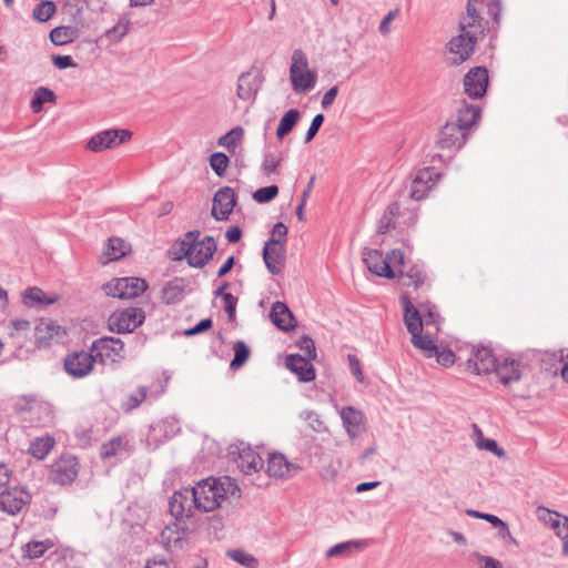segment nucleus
Listing matches in <instances>:
<instances>
[{
  "label": "nucleus",
  "instance_id": "f257e3e1",
  "mask_svg": "<svg viewBox=\"0 0 568 568\" xmlns=\"http://www.w3.org/2000/svg\"><path fill=\"white\" fill-rule=\"evenodd\" d=\"M192 489L197 510L202 513L215 510L227 496L240 497L236 481L229 476L207 477L200 480Z\"/></svg>",
  "mask_w": 568,
  "mask_h": 568
},
{
  "label": "nucleus",
  "instance_id": "f03ea898",
  "mask_svg": "<svg viewBox=\"0 0 568 568\" xmlns=\"http://www.w3.org/2000/svg\"><path fill=\"white\" fill-rule=\"evenodd\" d=\"M199 230L186 232L180 242L181 253L174 260H186L191 267L203 268L216 252V242L211 235H205L201 240Z\"/></svg>",
  "mask_w": 568,
  "mask_h": 568
},
{
  "label": "nucleus",
  "instance_id": "7ed1b4c3",
  "mask_svg": "<svg viewBox=\"0 0 568 568\" xmlns=\"http://www.w3.org/2000/svg\"><path fill=\"white\" fill-rule=\"evenodd\" d=\"M14 410L26 427H48L54 414L49 403L34 397H22L14 404Z\"/></svg>",
  "mask_w": 568,
  "mask_h": 568
},
{
  "label": "nucleus",
  "instance_id": "20e7f679",
  "mask_svg": "<svg viewBox=\"0 0 568 568\" xmlns=\"http://www.w3.org/2000/svg\"><path fill=\"white\" fill-rule=\"evenodd\" d=\"M363 262L373 274L393 280L396 277L392 265L403 264V252L400 250H392L386 256L379 250L364 248Z\"/></svg>",
  "mask_w": 568,
  "mask_h": 568
},
{
  "label": "nucleus",
  "instance_id": "39448f33",
  "mask_svg": "<svg viewBox=\"0 0 568 568\" xmlns=\"http://www.w3.org/2000/svg\"><path fill=\"white\" fill-rule=\"evenodd\" d=\"M145 320V313L140 307H126L114 312L108 320L110 331L118 334L132 333L141 326Z\"/></svg>",
  "mask_w": 568,
  "mask_h": 568
},
{
  "label": "nucleus",
  "instance_id": "423d86ee",
  "mask_svg": "<svg viewBox=\"0 0 568 568\" xmlns=\"http://www.w3.org/2000/svg\"><path fill=\"white\" fill-rule=\"evenodd\" d=\"M132 138V132L126 129H108L94 134L87 143V149L92 152H102L114 149Z\"/></svg>",
  "mask_w": 568,
  "mask_h": 568
},
{
  "label": "nucleus",
  "instance_id": "0eeeda50",
  "mask_svg": "<svg viewBox=\"0 0 568 568\" xmlns=\"http://www.w3.org/2000/svg\"><path fill=\"white\" fill-rule=\"evenodd\" d=\"M124 349V343L118 337L102 336L93 341L91 345V352L93 353L95 361L102 364L108 362H119L122 359Z\"/></svg>",
  "mask_w": 568,
  "mask_h": 568
},
{
  "label": "nucleus",
  "instance_id": "6e6552de",
  "mask_svg": "<svg viewBox=\"0 0 568 568\" xmlns=\"http://www.w3.org/2000/svg\"><path fill=\"white\" fill-rule=\"evenodd\" d=\"M170 514L178 520L193 517L197 510L192 487H183L175 490L169 499Z\"/></svg>",
  "mask_w": 568,
  "mask_h": 568
},
{
  "label": "nucleus",
  "instance_id": "1a4fd4ad",
  "mask_svg": "<svg viewBox=\"0 0 568 568\" xmlns=\"http://www.w3.org/2000/svg\"><path fill=\"white\" fill-rule=\"evenodd\" d=\"M80 465L72 455H61L50 468V479L59 485H69L78 477Z\"/></svg>",
  "mask_w": 568,
  "mask_h": 568
},
{
  "label": "nucleus",
  "instance_id": "9d476101",
  "mask_svg": "<svg viewBox=\"0 0 568 568\" xmlns=\"http://www.w3.org/2000/svg\"><path fill=\"white\" fill-rule=\"evenodd\" d=\"M478 31L474 29H467L462 31L460 34L450 39L447 44L449 52L455 54L454 63L460 64L466 61L475 50L477 42L476 33Z\"/></svg>",
  "mask_w": 568,
  "mask_h": 568
},
{
  "label": "nucleus",
  "instance_id": "9b49d317",
  "mask_svg": "<svg viewBox=\"0 0 568 568\" xmlns=\"http://www.w3.org/2000/svg\"><path fill=\"white\" fill-rule=\"evenodd\" d=\"M95 362L91 351L73 352L64 358V369L70 376L82 378L92 372Z\"/></svg>",
  "mask_w": 568,
  "mask_h": 568
},
{
  "label": "nucleus",
  "instance_id": "f8f14e48",
  "mask_svg": "<svg viewBox=\"0 0 568 568\" xmlns=\"http://www.w3.org/2000/svg\"><path fill=\"white\" fill-rule=\"evenodd\" d=\"M468 139V132L458 126V123L447 121L440 129L436 140V146L442 150H459Z\"/></svg>",
  "mask_w": 568,
  "mask_h": 568
},
{
  "label": "nucleus",
  "instance_id": "ddd939ff",
  "mask_svg": "<svg viewBox=\"0 0 568 568\" xmlns=\"http://www.w3.org/2000/svg\"><path fill=\"white\" fill-rule=\"evenodd\" d=\"M498 362L491 348L479 346L473 349L467 369L477 375L489 374L496 369Z\"/></svg>",
  "mask_w": 568,
  "mask_h": 568
},
{
  "label": "nucleus",
  "instance_id": "4468645a",
  "mask_svg": "<svg viewBox=\"0 0 568 568\" xmlns=\"http://www.w3.org/2000/svg\"><path fill=\"white\" fill-rule=\"evenodd\" d=\"M263 261L273 275H278L285 261V245L281 239H268L262 252Z\"/></svg>",
  "mask_w": 568,
  "mask_h": 568
},
{
  "label": "nucleus",
  "instance_id": "2eb2a0df",
  "mask_svg": "<svg viewBox=\"0 0 568 568\" xmlns=\"http://www.w3.org/2000/svg\"><path fill=\"white\" fill-rule=\"evenodd\" d=\"M488 71L485 67L471 68L464 78L465 93L471 99L485 95L488 88Z\"/></svg>",
  "mask_w": 568,
  "mask_h": 568
},
{
  "label": "nucleus",
  "instance_id": "dca6fc26",
  "mask_svg": "<svg viewBox=\"0 0 568 568\" xmlns=\"http://www.w3.org/2000/svg\"><path fill=\"white\" fill-rule=\"evenodd\" d=\"M264 77L258 69H251L240 75L236 94L241 100L254 101L262 87Z\"/></svg>",
  "mask_w": 568,
  "mask_h": 568
},
{
  "label": "nucleus",
  "instance_id": "f3484780",
  "mask_svg": "<svg viewBox=\"0 0 568 568\" xmlns=\"http://www.w3.org/2000/svg\"><path fill=\"white\" fill-rule=\"evenodd\" d=\"M237 197L230 186L221 187L213 197L212 216L216 221H225L233 212Z\"/></svg>",
  "mask_w": 568,
  "mask_h": 568
},
{
  "label": "nucleus",
  "instance_id": "a211bd4d",
  "mask_svg": "<svg viewBox=\"0 0 568 568\" xmlns=\"http://www.w3.org/2000/svg\"><path fill=\"white\" fill-rule=\"evenodd\" d=\"M437 178H439V173L434 168L418 170L410 183L409 197L416 201L425 199Z\"/></svg>",
  "mask_w": 568,
  "mask_h": 568
},
{
  "label": "nucleus",
  "instance_id": "6ab92c4d",
  "mask_svg": "<svg viewBox=\"0 0 568 568\" xmlns=\"http://www.w3.org/2000/svg\"><path fill=\"white\" fill-rule=\"evenodd\" d=\"M65 331L62 326L58 325L53 321L40 320L34 328L36 344L39 347H48L52 343L59 342L65 335Z\"/></svg>",
  "mask_w": 568,
  "mask_h": 568
},
{
  "label": "nucleus",
  "instance_id": "aec40b11",
  "mask_svg": "<svg viewBox=\"0 0 568 568\" xmlns=\"http://www.w3.org/2000/svg\"><path fill=\"white\" fill-rule=\"evenodd\" d=\"M301 469L300 465L288 462L281 453H272L267 459V473L272 477L290 478Z\"/></svg>",
  "mask_w": 568,
  "mask_h": 568
},
{
  "label": "nucleus",
  "instance_id": "412c9836",
  "mask_svg": "<svg viewBox=\"0 0 568 568\" xmlns=\"http://www.w3.org/2000/svg\"><path fill=\"white\" fill-rule=\"evenodd\" d=\"M286 367L298 376V381L308 383L315 379L316 374L311 359L300 355L290 354L285 359Z\"/></svg>",
  "mask_w": 568,
  "mask_h": 568
},
{
  "label": "nucleus",
  "instance_id": "4be33fe9",
  "mask_svg": "<svg viewBox=\"0 0 568 568\" xmlns=\"http://www.w3.org/2000/svg\"><path fill=\"white\" fill-rule=\"evenodd\" d=\"M341 419L351 438H357L365 430L364 415L353 406L342 408Z\"/></svg>",
  "mask_w": 568,
  "mask_h": 568
},
{
  "label": "nucleus",
  "instance_id": "5701e85b",
  "mask_svg": "<svg viewBox=\"0 0 568 568\" xmlns=\"http://www.w3.org/2000/svg\"><path fill=\"white\" fill-rule=\"evenodd\" d=\"M272 323L283 332H290L296 326V320L288 306L281 301H276L270 312Z\"/></svg>",
  "mask_w": 568,
  "mask_h": 568
},
{
  "label": "nucleus",
  "instance_id": "b1692460",
  "mask_svg": "<svg viewBox=\"0 0 568 568\" xmlns=\"http://www.w3.org/2000/svg\"><path fill=\"white\" fill-rule=\"evenodd\" d=\"M399 303L404 307V323L409 334L422 331L424 326L420 304L416 307L408 295L402 294Z\"/></svg>",
  "mask_w": 568,
  "mask_h": 568
},
{
  "label": "nucleus",
  "instance_id": "393cba45",
  "mask_svg": "<svg viewBox=\"0 0 568 568\" xmlns=\"http://www.w3.org/2000/svg\"><path fill=\"white\" fill-rule=\"evenodd\" d=\"M22 302L30 308H44L58 301V295H48L40 287L31 286L26 288L22 294Z\"/></svg>",
  "mask_w": 568,
  "mask_h": 568
},
{
  "label": "nucleus",
  "instance_id": "a878e982",
  "mask_svg": "<svg viewBox=\"0 0 568 568\" xmlns=\"http://www.w3.org/2000/svg\"><path fill=\"white\" fill-rule=\"evenodd\" d=\"M26 504L23 491L12 489L0 493V509L11 516L19 514Z\"/></svg>",
  "mask_w": 568,
  "mask_h": 568
},
{
  "label": "nucleus",
  "instance_id": "bb28decb",
  "mask_svg": "<svg viewBox=\"0 0 568 568\" xmlns=\"http://www.w3.org/2000/svg\"><path fill=\"white\" fill-rule=\"evenodd\" d=\"M494 373L504 385L518 382L521 378L520 362L510 358L499 361Z\"/></svg>",
  "mask_w": 568,
  "mask_h": 568
},
{
  "label": "nucleus",
  "instance_id": "cd10ccee",
  "mask_svg": "<svg viewBox=\"0 0 568 568\" xmlns=\"http://www.w3.org/2000/svg\"><path fill=\"white\" fill-rule=\"evenodd\" d=\"M185 294V281L183 277H174L166 282L161 291V300L166 305L180 303Z\"/></svg>",
  "mask_w": 568,
  "mask_h": 568
},
{
  "label": "nucleus",
  "instance_id": "c85d7f7f",
  "mask_svg": "<svg viewBox=\"0 0 568 568\" xmlns=\"http://www.w3.org/2000/svg\"><path fill=\"white\" fill-rule=\"evenodd\" d=\"M481 115V109L478 105L464 103L457 110L456 119L453 120L454 123H458L462 130L468 132V130L475 125Z\"/></svg>",
  "mask_w": 568,
  "mask_h": 568
},
{
  "label": "nucleus",
  "instance_id": "c756f323",
  "mask_svg": "<svg viewBox=\"0 0 568 568\" xmlns=\"http://www.w3.org/2000/svg\"><path fill=\"white\" fill-rule=\"evenodd\" d=\"M398 265L400 266L399 280L403 285L414 286L415 288H418L425 283L427 274L422 266H406L404 261L403 264Z\"/></svg>",
  "mask_w": 568,
  "mask_h": 568
},
{
  "label": "nucleus",
  "instance_id": "7c9ffc66",
  "mask_svg": "<svg viewBox=\"0 0 568 568\" xmlns=\"http://www.w3.org/2000/svg\"><path fill=\"white\" fill-rule=\"evenodd\" d=\"M293 90L296 93H306L316 84V74L306 70H290Z\"/></svg>",
  "mask_w": 568,
  "mask_h": 568
},
{
  "label": "nucleus",
  "instance_id": "2f4dec72",
  "mask_svg": "<svg viewBox=\"0 0 568 568\" xmlns=\"http://www.w3.org/2000/svg\"><path fill=\"white\" fill-rule=\"evenodd\" d=\"M54 445H55V439L53 436L48 435V434H45L43 436H38L30 442L28 453L32 457H34L39 460H42L53 449Z\"/></svg>",
  "mask_w": 568,
  "mask_h": 568
},
{
  "label": "nucleus",
  "instance_id": "473e14b6",
  "mask_svg": "<svg viewBox=\"0 0 568 568\" xmlns=\"http://www.w3.org/2000/svg\"><path fill=\"white\" fill-rule=\"evenodd\" d=\"M478 0H468L467 2V16L464 17L460 21V30L465 31L467 29H474L479 33L483 32V21L484 19L479 16L476 9V3Z\"/></svg>",
  "mask_w": 568,
  "mask_h": 568
},
{
  "label": "nucleus",
  "instance_id": "72a5a7b5",
  "mask_svg": "<svg viewBox=\"0 0 568 568\" xmlns=\"http://www.w3.org/2000/svg\"><path fill=\"white\" fill-rule=\"evenodd\" d=\"M264 462L262 457L252 449L243 450L240 454V467L245 474L256 473L262 469Z\"/></svg>",
  "mask_w": 568,
  "mask_h": 568
},
{
  "label": "nucleus",
  "instance_id": "f704fd0d",
  "mask_svg": "<svg viewBox=\"0 0 568 568\" xmlns=\"http://www.w3.org/2000/svg\"><path fill=\"white\" fill-rule=\"evenodd\" d=\"M126 252L128 245L124 240L116 236L110 237L108 240L106 248L104 251V263L118 261L125 256Z\"/></svg>",
  "mask_w": 568,
  "mask_h": 568
},
{
  "label": "nucleus",
  "instance_id": "c9c22d12",
  "mask_svg": "<svg viewBox=\"0 0 568 568\" xmlns=\"http://www.w3.org/2000/svg\"><path fill=\"white\" fill-rule=\"evenodd\" d=\"M412 335V344L420 349L425 357L433 358L434 354H436V349L438 345L436 342L427 334H422L420 331H417Z\"/></svg>",
  "mask_w": 568,
  "mask_h": 568
},
{
  "label": "nucleus",
  "instance_id": "e433bc0d",
  "mask_svg": "<svg viewBox=\"0 0 568 568\" xmlns=\"http://www.w3.org/2000/svg\"><path fill=\"white\" fill-rule=\"evenodd\" d=\"M123 282L122 296L124 300L135 298L149 287L148 282L140 277H123Z\"/></svg>",
  "mask_w": 568,
  "mask_h": 568
},
{
  "label": "nucleus",
  "instance_id": "4c0bfd02",
  "mask_svg": "<svg viewBox=\"0 0 568 568\" xmlns=\"http://www.w3.org/2000/svg\"><path fill=\"white\" fill-rule=\"evenodd\" d=\"M57 101L55 93L45 87H39L30 101V108L34 113L42 111L45 102L54 103Z\"/></svg>",
  "mask_w": 568,
  "mask_h": 568
},
{
  "label": "nucleus",
  "instance_id": "58836bf2",
  "mask_svg": "<svg viewBox=\"0 0 568 568\" xmlns=\"http://www.w3.org/2000/svg\"><path fill=\"white\" fill-rule=\"evenodd\" d=\"M301 113L297 109H290L280 120V124L276 130V136L283 139L288 134L296 125Z\"/></svg>",
  "mask_w": 568,
  "mask_h": 568
},
{
  "label": "nucleus",
  "instance_id": "ea45409f",
  "mask_svg": "<svg viewBox=\"0 0 568 568\" xmlns=\"http://www.w3.org/2000/svg\"><path fill=\"white\" fill-rule=\"evenodd\" d=\"M54 546L51 539H45L41 541H29L23 546L24 557L29 559H38L44 555L47 550Z\"/></svg>",
  "mask_w": 568,
  "mask_h": 568
},
{
  "label": "nucleus",
  "instance_id": "a19ab883",
  "mask_svg": "<svg viewBox=\"0 0 568 568\" xmlns=\"http://www.w3.org/2000/svg\"><path fill=\"white\" fill-rule=\"evenodd\" d=\"M55 10L57 7L53 1H42L34 7L32 17L39 22H47L54 14Z\"/></svg>",
  "mask_w": 568,
  "mask_h": 568
},
{
  "label": "nucleus",
  "instance_id": "79ce46f5",
  "mask_svg": "<svg viewBox=\"0 0 568 568\" xmlns=\"http://www.w3.org/2000/svg\"><path fill=\"white\" fill-rule=\"evenodd\" d=\"M234 357L231 361L230 367L237 369L242 367L250 357V348L243 341H237L234 344Z\"/></svg>",
  "mask_w": 568,
  "mask_h": 568
},
{
  "label": "nucleus",
  "instance_id": "37998d69",
  "mask_svg": "<svg viewBox=\"0 0 568 568\" xmlns=\"http://www.w3.org/2000/svg\"><path fill=\"white\" fill-rule=\"evenodd\" d=\"M420 304V310H422V318H423V323L424 325H427V326H435L436 329H438V323L440 321V315L436 308V306L434 304H432L430 302H424V303H419Z\"/></svg>",
  "mask_w": 568,
  "mask_h": 568
},
{
  "label": "nucleus",
  "instance_id": "c03bdc74",
  "mask_svg": "<svg viewBox=\"0 0 568 568\" xmlns=\"http://www.w3.org/2000/svg\"><path fill=\"white\" fill-rule=\"evenodd\" d=\"M243 134V128L235 126L231 129L226 134L222 135L219 139L217 143L219 145L226 148L229 151H232L237 146V143L242 139Z\"/></svg>",
  "mask_w": 568,
  "mask_h": 568
},
{
  "label": "nucleus",
  "instance_id": "a18cd8bd",
  "mask_svg": "<svg viewBox=\"0 0 568 568\" xmlns=\"http://www.w3.org/2000/svg\"><path fill=\"white\" fill-rule=\"evenodd\" d=\"M148 395V388L145 386H139L133 393L128 395L126 402L122 404V408L125 412H130L139 407Z\"/></svg>",
  "mask_w": 568,
  "mask_h": 568
},
{
  "label": "nucleus",
  "instance_id": "49530a36",
  "mask_svg": "<svg viewBox=\"0 0 568 568\" xmlns=\"http://www.w3.org/2000/svg\"><path fill=\"white\" fill-rule=\"evenodd\" d=\"M226 555L227 557H230L231 559L246 568H257L258 566L257 559L242 549L229 550Z\"/></svg>",
  "mask_w": 568,
  "mask_h": 568
},
{
  "label": "nucleus",
  "instance_id": "de8ad7c7",
  "mask_svg": "<svg viewBox=\"0 0 568 568\" xmlns=\"http://www.w3.org/2000/svg\"><path fill=\"white\" fill-rule=\"evenodd\" d=\"M73 29L71 27H57L50 32V40L55 45H63L72 41Z\"/></svg>",
  "mask_w": 568,
  "mask_h": 568
},
{
  "label": "nucleus",
  "instance_id": "09e8293b",
  "mask_svg": "<svg viewBox=\"0 0 568 568\" xmlns=\"http://www.w3.org/2000/svg\"><path fill=\"white\" fill-rule=\"evenodd\" d=\"M122 449H124V442L122 437H113L109 442L102 444L100 448V456L102 459H106L115 456Z\"/></svg>",
  "mask_w": 568,
  "mask_h": 568
},
{
  "label": "nucleus",
  "instance_id": "8fccbe9b",
  "mask_svg": "<svg viewBox=\"0 0 568 568\" xmlns=\"http://www.w3.org/2000/svg\"><path fill=\"white\" fill-rule=\"evenodd\" d=\"M229 163L230 159L223 152H215L210 156V165L214 173L220 178L225 174Z\"/></svg>",
  "mask_w": 568,
  "mask_h": 568
},
{
  "label": "nucleus",
  "instance_id": "3c124183",
  "mask_svg": "<svg viewBox=\"0 0 568 568\" xmlns=\"http://www.w3.org/2000/svg\"><path fill=\"white\" fill-rule=\"evenodd\" d=\"M278 194V186L275 184L260 187L253 193V200L260 204H265L274 200Z\"/></svg>",
  "mask_w": 568,
  "mask_h": 568
},
{
  "label": "nucleus",
  "instance_id": "603ef678",
  "mask_svg": "<svg viewBox=\"0 0 568 568\" xmlns=\"http://www.w3.org/2000/svg\"><path fill=\"white\" fill-rule=\"evenodd\" d=\"M364 545H365L364 541H354V540L341 542V544H337V545L331 547L326 552V557L332 558V557H336L339 555H344V554L351 551V549H353V548L361 549L364 547Z\"/></svg>",
  "mask_w": 568,
  "mask_h": 568
},
{
  "label": "nucleus",
  "instance_id": "864d4df0",
  "mask_svg": "<svg viewBox=\"0 0 568 568\" xmlns=\"http://www.w3.org/2000/svg\"><path fill=\"white\" fill-rule=\"evenodd\" d=\"M130 29V22L125 19L119 20V22L105 32V37L112 42H119Z\"/></svg>",
  "mask_w": 568,
  "mask_h": 568
},
{
  "label": "nucleus",
  "instance_id": "5fc2aeb1",
  "mask_svg": "<svg viewBox=\"0 0 568 568\" xmlns=\"http://www.w3.org/2000/svg\"><path fill=\"white\" fill-rule=\"evenodd\" d=\"M300 417L307 423L308 427L314 432L322 433L326 429L324 422L320 418L318 414L313 410H304Z\"/></svg>",
  "mask_w": 568,
  "mask_h": 568
},
{
  "label": "nucleus",
  "instance_id": "6e6d98bb",
  "mask_svg": "<svg viewBox=\"0 0 568 568\" xmlns=\"http://www.w3.org/2000/svg\"><path fill=\"white\" fill-rule=\"evenodd\" d=\"M123 283V277L113 278L103 285V291L108 296L124 300V297L122 296L124 287Z\"/></svg>",
  "mask_w": 568,
  "mask_h": 568
},
{
  "label": "nucleus",
  "instance_id": "4d7b16f0",
  "mask_svg": "<svg viewBox=\"0 0 568 568\" xmlns=\"http://www.w3.org/2000/svg\"><path fill=\"white\" fill-rule=\"evenodd\" d=\"M437 363L444 367H449L455 363V354L449 348H440L439 346L436 349V354H434Z\"/></svg>",
  "mask_w": 568,
  "mask_h": 568
},
{
  "label": "nucleus",
  "instance_id": "13d9d810",
  "mask_svg": "<svg viewBox=\"0 0 568 568\" xmlns=\"http://www.w3.org/2000/svg\"><path fill=\"white\" fill-rule=\"evenodd\" d=\"M297 346L305 352L307 359L316 358V347L314 341L308 335H303L297 342Z\"/></svg>",
  "mask_w": 568,
  "mask_h": 568
},
{
  "label": "nucleus",
  "instance_id": "bf43d9fd",
  "mask_svg": "<svg viewBox=\"0 0 568 568\" xmlns=\"http://www.w3.org/2000/svg\"><path fill=\"white\" fill-rule=\"evenodd\" d=\"M477 445L479 448L488 450L498 457H504L506 455V452L504 450V448L499 447V445L497 444V442L495 439L481 438L477 442Z\"/></svg>",
  "mask_w": 568,
  "mask_h": 568
},
{
  "label": "nucleus",
  "instance_id": "052dcab7",
  "mask_svg": "<svg viewBox=\"0 0 568 568\" xmlns=\"http://www.w3.org/2000/svg\"><path fill=\"white\" fill-rule=\"evenodd\" d=\"M324 120H325V116L323 113H318L313 118L311 125L305 134V139H304L305 143L311 142L315 138V135L320 131L321 126L323 125Z\"/></svg>",
  "mask_w": 568,
  "mask_h": 568
},
{
  "label": "nucleus",
  "instance_id": "680f3d73",
  "mask_svg": "<svg viewBox=\"0 0 568 568\" xmlns=\"http://www.w3.org/2000/svg\"><path fill=\"white\" fill-rule=\"evenodd\" d=\"M308 69V60L306 54L301 50H294L292 54V64L290 70H306Z\"/></svg>",
  "mask_w": 568,
  "mask_h": 568
},
{
  "label": "nucleus",
  "instance_id": "e2e57ef3",
  "mask_svg": "<svg viewBox=\"0 0 568 568\" xmlns=\"http://www.w3.org/2000/svg\"><path fill=\"white\" fill-rule=\"evenodd\" d=\"M213 326L212 318H203L197 324H195L193 327L187 328L183 332L184 336H194L197 334H201L203 332L209 331Z\"/></svg>",
  "mask_w": 568,
  "mask_h": 568
},
{
  "label": "nucleus",
  "instance_id": "0e129e2a",
  "mask_svg": "<svg viewBox=\"0 0 568 568\" xmlns=\"http://www.w3.org/2000/svg\"><path fill=\"white\" fill-rule=\"evenodd\" d=\"M224 311L227 313L229 321L235 320L237 297L233 294L223 295Z\"/></svg>",
  "mask_w": 568,
  "mask_h": 568
},
{
  "label": "nucleus",
  "instance_id": "69168bd1",
  "mask_svg": "<svg viewBox=\"0 0 568 568\" xmlns=\"http://www.w3.org/2000/svg\"><path fill=\"white\" fill-rule=\"evenodd\" d=\"M52 63L54 64L55 68H58L60 70L77 67V63L73 61L71 55H59V54L55 55L54 54V55H52Z\"/></svg>",
  "mask_w": 568,
  "mask_h": 568
},
{
  "label": "nucleus",
  "instance_id": "338daca9",
  "mask_svg": "<svg viewBox=\"0 0 568 568\" xmlns=\"http://www.w3.org/2000/svg\"><path fill=\"white\" fill-rule=\"evenodd\" d=\"M278 166L280 160L273 153H267L264 155L262 163V170L264 173L270 174L274 172Z\"/></svg>",
  "mask_w": 568,
  "mask_h": 568
},
{
  "label": "nucleus",
  "instance_id": "774afa93",
  "mask_svg": "<svg viewBox=\"0 0 568 568\" xmlns=\"http://www.w3.org/2000/svg\"><path fill=\"white\" fill-rule=\"evenodd\" d=\"M466 514L469 517L480 518L483 520H486V521L490 523L493 526L501 525V519L499 517L495 516V515H491V514L480 513V511L474 510V509H467Z\"/></svg>",
  "mask_w": 568,
  "mask_h": 568
}]
</instances>
